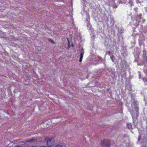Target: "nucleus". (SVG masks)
<instances>
[{
	"mask_svg": "<svg viewBox=\"0 0 147 147\" xmlns=\"http://www.w3.org/2000/svg\"><path fill=\"white\" fill-rule=\"evenodd\" d=\"M47 144L49 147L53 146L55 144V141L54 139L52 138L51 139H48L47 140Z\"/></svg>",
	"mask_w": 147,
	"mask_h": 147,
	"instance_id": "1",
	"label": "nucleus"
},
{
	"mask_svg": "<svg viewBox=\"0 0 147 147\" xmlns=\"http://www.w3.org/2000/svg\"><path fill=\"white\" fill-rule=\"evenodd\" d=\"M102 144L103 146L109 147L110 145V143L108 141L104 140L102 141Z\"/></svg>",
	"mask_w": 147,
	"mask_h": 147,
	"instance_id": "2",
	"label": "nucleus"
},
{
	"mask_svg": "<svg viewBox=\"0 0 147 147\" xmlns=\"http://www.w3.org/2000/svg\"><path fill=\"white\" fill-rule=\"evenodd\" d=\"M84 53V50L82 49L80 51V58L79 61L80 62H82V59L83 56V55Z\"/></svg>",
	"mask_w": 147,
	"mask_h": 147,
	"instance_id": "3",
	"label": "nucleus"
},
{
	"mask_svg": "<svg viewBox=\"0 0 147 147\" xmlns=\"http://www.w3.org/2000/svg\"><path fill=\"white\" fill-rule=\"evenodd\" d=\"M87 27L88 29L90 30H91V25L90 24V23H88L87 25Z\"/></svg>",
	"mask_w": 147,
	"mask_h": 147,
	"instance_id": "4",
	"label": "nucleus"
},
{
	"mask_svg": "<svg viewBox=\"0 0 147 147\" xmlns=\"http://www.w3.org/2000/svg\"><path fill=\"white\" fill-rule=\"evenodd\" d=\"M127 127L129 129L131 127V123H129L127 124Z\"/></svg>",
	"mask_w": 147,
	"mask_h": 147,
	"instance_id": "5",
	"label": "nucleus"
},
{
	"mask_svg": "<svg viewBox=\"0 0 147 147\" xmlns=\"http://www.w3.org/2000/svg\"><path fill=\"white\" fill-rule=\"evenodd\" d=\"M144 71L146 74L147 75V69L145 68L144 69Z\"/></svg>",
	"mask_w": 147,
	"mask_h": 147,
	"instance_id": "6",
	"label": "nucleus"
},
{
	"mask_svg": "<svg viewBox=\"0 0 147 147\" xmlns=\"http://www.w3.org/2000/svg\"><path fill=\"white\" fill-rule=\"evenodd\" d=\"M146 51L144 50L143 51V53L144 55V57H146Z\"/></svg>",
	"mask_w": 147,
	"mask_h": 147,
	"instance_id": "7",
	"label": "nucleus"
},
{
	"mask_svg": "<svg viewBox=\"0 0 147 147\" xmlns=\"http://www.w3.org/2000/svg\"><path fill=\"white\" fill-rule=\"evenodd\" d=\"M131 115L132 116V118H134L135 117V114L134 113H132V112H131Z\"/></svg>",
	"mask_w": 147,
	"mask_h": 147,
	"instance_id": "8",
	"label": "nucleus"
},
{
	"mask_svg": "<svg viewBox=\"0 0 147 147\" xmlns=\"http://www.w3.org/2000/svg\"><path fill=\"white\" fill-rule=\"evenodd\" d=\"M90 20V17L89 16H88L86 18V20L87 21H89Z\"/></svg>",
	"mask_w": 147,
	"mask_h": 147,
	"instance_id": "9",
	"label": "nucleus"
},
{
	"mask_svg": "<svg viewBox=\"0 0 147 147\" xmlns=\"http://www.w3.org/2000/svg\"><path fill=\"white\" fill-rule=\"evenodd\" d=\"M129 3L130 4L131 6H132V0H129Z\"/></svg>",
	"mask_w": 147,
	"mask_h": 147,
	"instance_id": "10",
	"label": "nucleus"
},
{
	"mask_svg": "<svg viewBox=\"0 0 147 147\" xmlns=\"http://www.w3.org/2000/svg\"><path fill=\"white\" fill-rule=\"evenodd\" d=\"M110 57H111V60H112V61L113 62H114V59H114V58H113V56H110Z\"/></svg>",
	"mask_w": 147,
	"mask_h": 147,
	"instance_id": "11",
	"label": "nucleus"
},
{
	"mask_svg": "<svg viewBox=\"0 0 147 147\" xmlns=\"http://www.w3.org/2000/svg\"><path fill=\"white\" fill-rule=\"evenodd\" d=\"M34 140V139H32L28 141V142H32Z\"/></svg>",
	"mask_w": 147,
	"mask_h": 147,
	"instance_id": "12",
	"label": "nucleus"
},
{
	"mask_svg": "<svg viewBox=\"0 0 147 147\" xmlns=\"http://www.w3.org/2000/svg\"><path fill=\"white\" fill-rule=\"evenodd\" d=\"M143 80L144 81H146L147 82V78H144L143 79Z\"/></svg>",
	"mask_w": 147,
	"mask_h": 147,
	"instance_id": "13",
	"label": "nucleus"
},
{
	"mask_svg": "<svg viewBox=\"0 0 147 147\" xmlns=\"http://www.w3.org/2000/svg\"><path fill=\"white\" fill-rule=\"evenodd\" d=\"M49 41H50L51 43H53V41L51 39H49Z\"/></svg>",
	"mask_w": 147,
	"mask_h": 147,
	"instance_id": "14",
	"label": "nucleus"
},
{
	"mask_svg": "<svg viewBox=\"0 0 147 147\" xmlns=\"http://www.w3.org/2000/svg\"><path fill=\"white\" fill-rule=\"evenodd\" d=\"M136 2L137 3H140V1L139 0H136Z\"/></svg>",
	"mask_w": 147,
	"mask_h": 147,
	"instance_id": "15",
	"label": "nucleus"
},
{
	"mask_svg": "<svg viewBox=\"0 0 147 147\" xmlns=\"http://www.w3.org/2000/svg\"><path fill=\"white\" fill-rule=\"evenodd\" d=\"M138 115V113H137L136 112V116L137 117Z\"/></svg>",
	"mask_w": 147,
	"mask_h": 147,
	"instance_id": "16",
	"label": "nucleus"
},
{
	"mask_svg": "<svg viewBox=\"0 0 147 147\" xmlns=\"http://www.w3.org/2000/svg\"><path fill=\"white\" fill-rule=\"evenodd\" d=\"M67 39V41H68V44H69V42L68 40V39Z\"/></svg>",
	"mask_w": 147,
	"mask_h": 147,
	"instance_id": "17",
	"label": "nucleus"
}]
</instances>
